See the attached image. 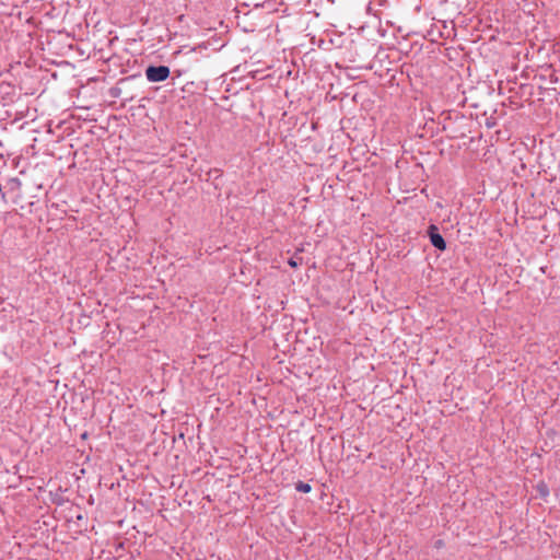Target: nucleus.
Masks as SVG:
<instances>
[{
	"instance_id": "obj_5",
	"label": "nucleus",
	"mask_w": 560,
	"mask_h": 560,
	"mask_svg": "<svg viewBox=\"0 0 560 560\" xmlns=\"http://www.w3.org/2000/svg\"><path fill=\"white\" fill-rule=\"evenodd\" d=\"M288 264L292 267V268H296L300 264L299 260L294 259V258H291L289 259Z\"/></svg>"
},
{
	"instance_id": "obj_2",
	"label": "nucleus",
	"mask_w": 560,
	"mask_h": 560,
	"mask_svg": "<svg viewBox=\"0 0 560 560\" xmlns=\"http://www.w3.org/2000/svg\"><path fill=\"white\" fill-rule=\"evenodd\" d=\"M428 234L432 246L439 250L446 249V242L444 237L439 233V229L435 225L432 224L429 226Z\"/></svg>"
},
{
	"instance_id": "obj_4",
	"label": "nucleus",
	"mask_w": 560,
	"mask_h": 560,
	"mask_svg": "<svg viewBox=\"0 0 560 560\" xmlns=\"http://www.w3.org/2000/svg\"><path fill=\"white\" fill-rule=\"evenodd\" d=\"M537 491L542 498H546L549 495V489L545 482H540L537 485Z\"/></svg>"
},
{
	"instance_id": "obj_1",
	"label": "nucleus",
	"mask_w": 560,
	"mask_h": 560,
	"mask_svg": "<svg viewBox=\"0 0 560 560\" xmlns=\"http://www.w3.org/2000/svg\"><path fill=\"white\" fill-rule=\"evenodd\" d=\"M170 74L171 70L167 66H149L145 69V78L152 83L163 82Z\"/></svg>"
},
{
	"instance_id": "obj_3",
	"label": "nucleus",
	"mask_w": 560,
	"mask_h": 560,
	"mask_svg": "<svg viewBox=\"0 0 560 560\" xmlns=\"http://www.w3.org/2000/svg\"><path fill=\"white\" fill-rule=\"evenodd\" d=\"M295 489H296V491H299V492L308 493V492L312 490V487H311L308 483H305V482L299 481V482L295 485Z\"/></svg>"
}]
</instances>
